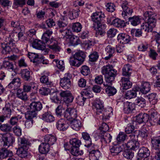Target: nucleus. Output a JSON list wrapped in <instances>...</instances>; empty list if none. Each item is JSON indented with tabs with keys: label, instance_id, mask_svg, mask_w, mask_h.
<instances>
[{
	"label": "nucleus",
	"instance_id": "f257e3e1",
	"mask_svg": "<svg viewBox=\"0 0 160 160\" xmlns=\"http://www.w3.org/2000/svg\"><path fill=\"white\" fill-rule=\"evenodd\" d=\"M145 19L148 18L147 22L143 23L141 25V28L145 31L151 32L152 28H154L156 23V14L151 11H146L144 14Z\"/></svg>",
	"mask_w": 160,
	"mask_h": 160
},
{
	"label": "nucleus",
	"instance_id": "f03ea898",
	"mask_svg": "<svg viewBox=\"0 0 160 160\" xmlns=\"http://www.w3.org/2000/svg\"><path fill=\"white\" fill-rule=\"evenodd\" d=\"M117 72V71L111 65L104 66L102 68V72L104 75L106 81L108 84H111L114 80Z\"/></svg>",
	"mask_w": 160,
	"mask_h": 160
},
{
	"label": "nucleus",
	"instance_id": "7ed1b4c3",
	"mask_svg": "<svg viewBox=\"0 0 160 160\" xmlns=\"http://www.w3.org/2000/svg\"><path fill=\"white\" fill-rule=\"evenodd\" d=\"M20 147L17 150V153L22 158H25L27 156V150L29 148L30 143L27 139L24 137L18 139Z\"/></svg>",
	"mask_w": 160,
	"mask_h": 160
},
{
	"label": "nucleus",
	"instance_id": "20e7f679",
	"mask_svg": "<svg viewBox=\"0 0 160 160\" xmlns=\"http://www.w3.org/2000/svg\"><path fill=\"white\" fill-rule=\"evenodd\" d=\"M86 56L84 52L82 51L76 52L69 60L70 64L73 66L79 67L84 61Z\"/></svg>",
	"mask_w": 160,
	"mask_h": 160
},
{
	"label": "nucleus",
	"instance_id": "39448f33",
	"mask_svg": "<svg viewBox=\"0 0 160 160\" xmlns=\"http://www.w3.org/2000/svg\"><path fill=\"white\" fill-rule=\"evenodd\" d=\"M2 139L3 142V145L5 147H9L12 146L13 143L15 141V138L13 135L10 133H8L4 134Z\"/></svg>",
	"mask_w": 160,
	"mask_h": 160
},
{
	"label": "nucleus",
	"instance_id": "423d86ee",
	"mask_svg": "<svg viewBox=\"0 0 160 160\" xmlns=\"http://www.w3.org/2000/svg\"><path fill=\"white\" fill-rule=\"evenodd\" d=\"M105 16L104 14L101 12H96L93 13L92 16V21L96 23V26H100L102 25L101 22ZM96 24L95 25V27Z\"/></svg>",
	"mask_w": 160,
	"mask_h": 160
},
{
	"label": "nucleus",
	"instance_id": "0eeeda50",
	"mask_svg": "<svg viewBox=\"0 0 160 160\" xmlns=\"http://www.w3.org/2000/svg\"><path fill=\"white\" fill-rule=\"evenodd\" d=\"M93 107L97 114H100L102 113L104 109L103 102L98 98L94 102Z\"/></svg>",
	"mask_w": 160,
	"mask_h": 160
},
{
	"label": "nucleus",
	"instance_id": "6e6552de",
	"mask_svg": "<svg viewBox=\"0 0 160 160\" xmlns=\"http://www.w3.org/2000/svg\"><path fill=\"white\" fill-rule=\"evenodd\" d=\"M150 152L147 148L142 147L141 148L138 152L137 160H139L147 158L150 155Z\"/></svg>",
	"mask_w": 160,
	"mask_h": 160
},
{
	"label": "nucleus",
	"instance_id": "1a4fd4ad",
	"mask_svg": "<svg viewBox=\"0 0 160 160\" xmlns=\"http://www.w3.org/2000/svg\"><path fill=\"white\" fill-rule=\"evenodd\" d=\"M77 116V112L75 109L68 108L66 110L64 117L67 120H69L71 118L74 119Z\"/></svg>",
	"mask_w": 160,
	"mask_h": 160
},
{
	"label": "nucleus",
	"instance_id": "9d476101",
	"mask_svg": "<svg viewBox=\"0 0 160 160\" xmlns=\"http://www.w3.org/2000/svg\"><path fill=\"white\" fill-rule=\"evenodd\" d=\"M21 85V79L18 78H14L8 86V88L12 90H17Z\"/></svg>",
	"mask_w": 160,
	"mask_h": 160
},
{
	"label": "nucleus",
	"instance_id": "9b49d317",
	"mask_svg": "<svg viewBox=\"0 0 160 160\" xmlns=\"http://www.w3.org/2000/svg\"><path fill=\"white\" fill-rule=\"evenodd\" d=\"M56 126L58 130L63 131L68 129L69 125L64 120L61 118L57 122Z\"/></svg>",
	"mask_w": 160,
	"mask_h": 160
},
{
	"label": "nucleus",
	"instance_id": "f8f14e48",
	"mask_svg": "<svg viewBox=\"0 0 160 160\" xmlns=\"http://www.w3.org/2000/svg\"><path fill=\"white\" fill-rule=\"evenodd\" d=\"M118 41L121 43L123 44H126L129 43L131 41L130 36L129 35L122 33L119 34L117 37Z\"/></svg>",
	"mask_w": 160,
	"mask_h": 160
},
{
	"label": "nucleus",
	"instance_id": "ddd939ff",
	"mask_svg": "<svg viewBox=\"0 0 160 160\" xmlns=\"http://www.w3.org/2000/svg\"><path fill=\"white\" fill-rule=\"evenodd\" d=\"M46 42H44L43 41H41L40 40L38 39L35 40L32 43V46L34 48L43 50L45 48Z\"/></svg>",
	"mask_w": 160,
	"mask_h": 160
},
{
	"label": "nucleus",
	"instance_id": "4468645a",
	"mask_svg": "<svg viewBox=\"0 0 160 160\" xmlns=\"http://www.w3.org/2000/svg\"><path fill=\"white\" fill-rule=\"evenodd\" d=\"M124 112L128 114L135 109V105L134 103L131 102H126L123 103Z\"/></svg>",
	"mask_w": 160,
	"mask_h": 160
},
{
	"label": "nucleus",
	"instance_id": "2eb2a0df",
	"mask_svg": "<svg viewBox=\"0 0 160 160\" xmlns=\"http://www.w3.org/2000/svg\"><path fill=\"white\" fill-rule=\"evenodd\" d=\"M98 137L100 138L102 142L104 144H106L110 142L112 138L111 135L107 132L99 134L98 135Z\"/></svg>",
	"mask_w": 160,
	"mask_h": 160
},
{
	"label": "nucleus",
	"instance_id": "dca6fc26",
	"mask_svg": "<svg viewBox=\"0 0 160 160\" xmlns=\"http://www.w3.org/2000/svg\"><path fill=\"white\" fill-rule=\"evenodd\" d=\"M30 109L32 111L37 112L40 111L42 108V105L40 102H33L31 103L29 105Z\"/></svg>",
	"mask_w": 160,
	"mask_h": 160
},
{
	"label": "nucleus",
	"instance_id": "f3484780",
	"mask_svg": "<svg viewBox=\"0 0 160 160\" xmlns=\"http://www.w3.org/2000/svg\"><path fill=\"white\" fill-rule=\"evenodd\" d=\"M126 145L128 149L133 150H138L139 147V143L138 141L131 140Z\"/></svg>",
	"mask_w": 160,
	"mask_h": 160
},
{
	"label": "nucleus",
	"instance_id": "a211bd4d",
	"mask_svg": "<svg viewBox=\"0 0 160 160\" xmlns=\"http://www.w3.org/2000/svg\"><path fill=\"white\" fill-rule=\"evenodd\" d=\"M101 153L98 150H92L89 151V160H98L101 156Z\"/></svg>",
	"mask_w": 160,
	"mask_h": 160
},
{
	"label": "nucleus",
	"instance_id": "6ab92c4d",
	"mask_svg": "<svg viewBox=\"0 0 160 160\" xmlns=\"http://www.w3.org/2000/svg\"><path fill=\"white\" fill-rule=\"evenodd\" d=\"M148 114L146 113H141L136 117V121L139 123H145L147 122Z\"/></svg>",
	"mask_w": 160,
	"mask_h": 160
},
{
	"label": "nucleus",
	"instance_id": "aec40b11",
	"mask_svg": "<svg viewBox=\"0 0 160 160\" xmlns=\"http://www.w3.org/2000/svg\"><path fill=\"white\" fill-rule=\"evenodd\" d=\"M105 50L107 56L104 57V59L106 60L109 59L112 57L115 52L114 48L111 45L108 46L105 48Z\"/></svg>",
	"mask_w": 160,
	"mask_h": 160
},
{
	"label": "nucleus",
	"instance_id": "412c9836",
	"mask_svg": "<svg viewBox=\"0 0 160 160\" xmlns=\"http://www.w3.org/2000/svg\"><path fill=\"white\" fill-rule=\"evenodd\" d=\"M132 72V66L127 64L124 66L122 69V74L123 76L130 78Z\"/></svg>",
	"mask_w": 160,
	"mask_h": 160
},
{
	"label": "nucleus",
	"instance_id": "4be33fe9",
	"mask_svg": "<svg viewBox=\"0 0 160 160\" xmlns=\"http://www.w3.org/2000/svg\"><path fill=\"white\" fill-rule=\"evenodd\" d=\"M142 93L144 94H146L150 91L151 89V85L149 83L147 82H142L140 88H138Z\"/></svg>",
	"mask_w": 160,
	"mask_h": 160
},
{
	"label": "nucleus",
	"instance_id": "5701e85b",
	"mask_svg": "<svg viewBox=\"0 0 160 160\" xmlns=\"http://www.w3.org/2000/svg\"><path fill=\"white\" fill-rule=\"evenodd\" d=\"M56 141V137L51 135H46L44 138V142L49 144V146L53 145L55 143Z\"/></svg>",
	"mask_w": 160,
	"mask_h": 160
},
{
	"label": "nucleus",
	"instance_id": "b1692460",
	"mask_svg": "<svg viewBox=\"0 0 160 160\" xmlns=\"http://www.w3.org/2000/svg\"><path fill=\"white\" fill-rule=\"evenodd\" d=\"M16 94V97L24 101L28 100V95L27 93L21 88L18 89Z\"/></svg>",
	"mask_w": 160,
	"mask_h": 160
},
{
	"label": "nucleus",
	"instance_id": "393cba45",
	"mask_svg": "<svg viewBox=\"0 0 160 160\" xmlns=\"http://www.w3.org/2000/svg\"><path fill=\"white\" fill-rule=\"evenodd\" d=\"M53 32L51 30H47L43 33L42 37V39L44 42H46V43H49L50 42L51 44V41L50 40V37L52 34Z\"/></svg>",
	"mask_w": 160,
	"mask_h": 160
},
{
	"label": "nucleus",
	"instance_id": "a878e982",
	"mask_svg": "<svg viewBox=\"0 0 160 160\" xmlns=\"http://www.w3.org/2000/svg\"><path fill=\"white\" fill-rule=\"evenodd\" d=\"M50 146L46 142L42 143L39 146L38 150L40 153L42 154H45L48 152L49 150Z\"/></svg>",
	"mask_w": 160,
	"mask_h": 160
},
{
	"label": "nucleus",
	"instance_id": "bb28decb",
	"mask_svg": "<svg viewBox=\"0 0 160 160\" xmlns=\"http://www.w3.org/2000/svg\"><path fill=\"white\" fill-rule=\"evenodd\" d=\"M67 41H69L70 43L73 46H76L81 43V41L78 37L72 35L71 33Z\"/></svg>",
	"mask_w": 160,
	"mask_h": 160
},
{
	"label": "nucleus",
	"instance_id": "cd10ccee",
	"mask_svg": "<svg viewBox=\"0 0 160 160\" xmlns=\"http://www.w3.org/2000/svg\"><path fill=\"white\" fill-rule=\"evenodd\" d=\"M106 25L105 24H103L100 26H96L95 28L96 29V37L99 36L102 37L105 34L104 29L106 28Z\"/></svg>",
	"mask_w": 160,
	"mask_h": 160
},
{
	"label": "nucleus",
	"instance_id": "c85d7f7f",
	"mask_svg": "<svg viewBox=\"0 0 160 160\" xmlns=\"http://www.w3.org/2000/svg\"><path fill=\"white\" fill-rule=\"evenodd\" d=\"M130 78L122 77L121 79L123 89L127 90L131 87L132 83L129 79Z\"/></svg>",
	"mask_w": 160,
	"mask_h": 160
},
{
	"label": "nucleus",
	"instance_id": "c756f323",
	"mask_svg": "<svg viewBox=\"0 0 160 160\" xmlns=\"http://www.w3.org/2000/svg\"><path fill=\"white\" fill-rule=\"evenodd\" d=\"M43 120L48 122H51L55 120L54 117L50 112H46L42 115Z\"/></svg>",
	"mask_w": 160,
	"mask_h": 160
},
{
	"label": "nucleus",
	"instance_id": "7c9ffc66",
	"mask_svg": "<svg viewBox=\"0 0 160 160\" xmlns=\"http://www.w3.org/2000/svg\"><path fill=\"white\" fill-rule=\"evenodd\" d=\"M112 110L111 108H107L106 109H104L102 113V119L103 120L109 119L111 114H112Z\"/></svg>",
	"mask_w": 160,
	"mask_h": 160
},
{
	"label": "nucleus",
	"instance_id": "2f4dec72",
	"mask_svg": "<svg viewBox=\"0 0 160 160\" xmlns=\"http://www.w3.org/2000/svg\"><path fill=\"white\" fill-rule=\"evenodd\" d=\"M12 152H9L5 148L0 150V159H4L7 157H10L12 156Z\"/></svg>",
	"mask_w": 160,
	"mask_h": 160
},
{
	"label": "nucleus",
	"instance_id": "473e14b6",
	"mask_svg": "<svg viewBox=\"0 0 160 160\" xmlns=\"http://www.w3.org/2000/svg\"><path fill=\"white\" fill-rule=\"evenodd\" d=\"M66 113V110L63 105H59L56 109L55 114L56 116L59 117L63 116Z\"/></svg>",
	"mask_w": 160,
	"mask_h": 160
},
{
	"label": "nucleus",
	"instance_id": "72a5a7b5",
	"mask_svg": "<svg viewBox=\"0 0 160 160\" xmlns=\"http://www.w3.org/2000/svg\"><path fill=\"white\" fill-rule=\"evenodd\" d=\"M111 24L118 28L124 27L126 25L123 20L118 18L113 19L112 22Z\"/></svg>",
	"mask_w": 160,
	"mask_h": 160
},
{
	"label": "nucleus",
	"instance_id": "f704fd0d",
	"mask_svg": "<svg viewBox=\"0 0 160 160\" xmlns=\"http://www.w3.org/2000/svg\"><path fill=\"white\" fill-rule=\"evenodd\" d=\"M22 78L26 81H29L31 80L32 77L30 75V71L27 69H23L21 72Z\"/></svg>",
	"mask_w": 160,
	"mask_h": 160
},
{
	"label": "nucleus",
	"instance_id": "c9c22d12",
	"mask_svg": "<svg viewBox=\"0 0 160 160\" xmlns=\"http://www.w3.org/2000/svg\"><path fill=\"white\" fill-rule=\"evenodd\" d=\"M32 88L35 89V91L33 92H32L31 94V95H33L34 94H36L37 93V89L38 88L37 86H32V85L30 86L28 84H25L23 85L22 90L26 92H29L30 91Z\"/></svg>",
	"mask_w": 160,
	"mask_h": 160
},
{
	"label": "nucleus",
	"instance_id": "e433bc0d",
	"mask_svg": "<svg viewBox=\"0 0 160 160\" xmlns=\"http://www.w3.org/2000/svg\"><path fill=\"white\" fill-rule=\"evenodd\" d=\"M12 106L10 104L8 103L6 104L4 107L2 108V113L7 117H9L10 116L11 113V107Z\"/></svg>",
	"mask_w": 160,
	"mask_h": 160
},
{
	"label": "nucleus",
	"instance_id": "4c0bfd02",
	"mask_svg": "<svg viewBox=\"0 0 160 160\" xmlns=\"http://www.w3.org/2000/svg\"><path fill=\"white\" fill-rule=\"evenodd\" d=\"M103 84V85L106 86H108V87L106 89L105 91L106 93L108 94L109 96H112L114 95L117 92V90L114 87H111L109 85L112 84Z\"/></svg>",
	"mask_w": 160,
	"mask_h": 160
},
{
	"label": "nucleus",
	"instance_id": "58836bf2",
	"mask_svg": "<svg viewBox=\"0 0 160 160\" xmlns=\"http://www.w3.org/2000/svg\"><path fill=\"white\" fill-rule=\"evenodd\" d=\"M82 136L83 139L87 142L85 144V146L88 148L92 144L91 139L89 135L86 132H83L82 133Z\"/></svg>",
	"mask_w": 160,
	"mask_h": 160
},
{
	"label": "nucleus",
	"instance_id": "ea45409f",
	"mask_svg": "<svg viewBox=\"0 0 160 160\" xmlns=\"http://www.w3.org/2000/svg\"><path fill=\"white\" fill-rule=\"evenodd\" d=\"M17 35L15 36L13 34L9 35L8 38V42L6 43H4L12 48L15 45V43L13 42L17 41Z\"/></svg>",
	"mask_w": 160,
	"mask_h": 160
},
{
	"label": "nucleus",
	"instance_id": "a19ab883",
	"mask_svg": "<svg viewBox=\"0 0 160 160\" xmlns=\"http://www.w3.org/2000/svg\"><path fill=\"white\" fill-rule=\"evenodd\" d=\"M59 33L63 37V38L66 40H67L68 38L70 37L71 32L69 29L67 28L60 29L59 30Z\"/></svg>",
	"mask_w": 160,
	"mask_h": 160
},
{
	"label": "nucleus",
	"instance_id": "79ce46f5",
	"mask_svg": "<svg viewBox=\"0 0 160 160\" xmlns=\"http://www.w3.org/2000/svg\"><path fill=\"white\" fill-rule=\"evenodd\" d=\"M81 126V122L79 120L73 119L71 122L72 128L75 130H78Z\"/></svg>",
	"mask_w": 160,
	"mask_h": 160
},
{
	"label": "nucleus",
	"instance_id": "37998d69",
	"mask_svg": "<svg viewBox=\"0 0 160 160\" xmlns=\"http://www.w3.org/2000/svg\"><path fill=\"white\" fill-rule=\"evenodd\" d=\"M151 142L153 149L155 150H160V139H152Z\"/></svg>",
	"mask_w": 160,
	"mask_h": 160
},
{
	"label": "nucleus",
	"instance_id": "c03bdc74",
	"mask_svg": "<svg viewBox=\"0 0 160 160\" xmlns=\"http://www.w3.org/2000/svg\"><path fill=\"white\" fill-rule=\"evenodd\" d=\"M128 19L131 24L133 26H136L140 23V19L138 16L129 17Z\"/></svg>",
	"mask_w": 160,
	"mask_h": 160
},
{
	"label": "nucleus",
	"instance_id": "a18cd8bd",
	"mask_svg": "<svg viewBox=\"0 0 160 160\" xmlns=\"http://www.w3.org/2000/svg\"><path fill=\"white\" fill-rule=\"evenodd\" d=\"M37 115L36 112L30 109L25 113V118L26 119L33 120V118L36 117Z\"/></svg>",
	"mask_w": 160,
	"mask_h": 160
},
{
	"label": "nucleus",
	"instance_id": "49530a36",
	"mask_svg": "<svg viewBox=\"0 0 160 160\" xmlns=\"http://www.w3.org/2000/svg\"><path fill=\"white\" fill-rule=\"evenodd\" d=\"M150 102L152 104H155L158 101V97L156 93H152L147 96Z\"/></svg>",
	"mask_w": 160,
	"mask_h": 160
},
{
	"label": "nucleus",
	"instance_id": "de8ad7c7",
	"mask_svg": "<svg viewBox=\"0 0 160 160\" xmlns=\"http://www.w3.org/2000/svg\"><path fill=\"white\" fill-rule=\"evenodd\" d=\"M135 103L142 108L144 107L145 106L146 101L145 99L142 97H138L135 100Z\"/></svg>",
	"mask_w": 160,
	"mask_h": 160
},
{
	"label": "nucleus",
	"instance_id": "09e8293b",
	"mask_svg": "<svg viewBox=\"0 0 160 160\" xmlns=\"http://www.w3.org/2000/svg\"><path fill=\"white\" fill-rule=\"evenodd\" d=\"M3 66L10 71H12L14 70V65L12 62L8 61H5L3 62Z\"/></svg>",
	"mask_w": 160,
	"mask_h": 160
},
{
	"label": "nucleus",
	"instance_id": "8fccbe9b",
	"mask_svg": "<svg viewBox=\"0 0 160 160\" xmlns=\"http://www.w3.org/2000/svg\"><path fill=\"white\" fill-rule=\"evenodd\" d=\"M1 46L2 49V54H6L9 53L12 51V47L4 43H1Z\"/></svg>",
	"mask_w": 160,
	"mask_h": 160
},
{
	"label": "nucleus",
	"instance_id": "3c124183",
	"mask_svg": "<svg viewBox=\"0 0 160 160\" xmlns=\"http://www.w3.org/2000/svg\"><path fill=\"white\" fill-rule=\"evenodd\" d=\"M79 147L71 148L70 152L71 154L75 156L81 155L83 154L82 150H79Z\"/></svg>",
	"mask_w": 160,
	"mask_h": 160
},
{
	"label": "nucleus",
	"instance_id": "603ef678",
	"mask_svg": "<svg viewBox=\"0 0 160 160\" xmlns=\"http://www.w3.org/2000/svg\"><path fill=\"white\" fill-rule=\"evenodd\" d=\"M69 142L72 145L71 148L79 147L81 144V141L76 138H74L70 140Z\"/></svg>",
	"mask_w": 160,
	"mask_h": 160
},
{
	"label": "nucleus",
	"instance_id": "864d4df0",
	"mask_svg": "<svg viewBox=\"0 0 160 160\" xmlns=\"http://www.w3.org/2000/svg\"><path fill=\"white\" fill-rule=\"evenodd\" d=\"M82 28L81 24L79 22H76L72 24V29L73 32H80Z\"/></svg>",
	"mask_w": 160,
	"mask_h": 160
},
{
	"label": "nucleus",
	"instance_id": "5fc2aeb1",
	"mask_svg": "<svg viewBox=\"0 0 160 160\" xmlns=\"http://www.w3.org/2000/svg\"><path fill=\"white\" fill-rule=\"evenodd\" d=\"M133 10L130 8L125 9V10H123L122 15L123 17L125 19H126L131 16L133 12Z\"/></svg>",
	"mask_w": 160,
	"mask_h": 160
},
{
	"label": "nucleus",
	"instance_id": "6e6d98bb",
	"mask_svg": "<svg viewBox=\"0 0 160 160\" xmlns=\"http://www.w3.org/2000/svg\"><path fill=\"white\" fill-rule=\"evenodd\" d=\"M57 25L60 29H64L66 28L68 23L63 18V19L59 20L57 22Z\"/></svg>",
	"mask_w": 160,
	"mask_h": 160
},
{
	"label": "nucleus",
	"instance_id": "4d7b16f0",
	"mask_svg": "<svg viewBox=\"0 0 160 160\" xmlns=\"http://www.w3.org/2000/svg\"><path fill=\"white\" fill-rule=\"evenodd\" d=\"M134 123H130L128 124L125 128V132L127 134H130L135 129V127Z\"/></svg>",
	"mask_w": 160,
	"mask_h": 160
},
{
	"label": "nucleus",
	"instance_id": "13d9d810",
	"mask_svg": "<svg viewBox=\"0 0 160 160\" xmlns=\"http://www.w3.org/2000/svg\"><path fill=\"white\" fill-rule=\"evenodd\" d=\"M136 95V92L135 90H133L128 91L125 94V97L127 99H130L133 98L135 97Z\"/></svg>",
	"mask_w": 160,
	"mask_h": 160
},
{
	"label": "nucleus",
	"instance_id": "bf43d9fd",
	"mask_svg": "<svg viewBox=\"0 0 160 160\" xmlns=\"http://www.w3.org/2000/svg\"><path fill=\"white\" fill-rule=\"evenodd\" d=\"M122 151V148L118 145H115L110 149V151L112 153H115V155H117Z\"/></svg>",
	"mask_w": 160,
	"mask_h": 160
},
{
	"label": "nucleus",
	"instance_id": "052dcab7",
	"mask_svg": "<svg viewBox=\"0 0 160 160\" xmlns=\"http://www.w3.org/2000/svg\"><path fill=\"white\" fill-rule=\"evenodd\" d=\"M130 134L129 136L131 140L138 141V136L140 134V131L136 130Z\"/></svg>",
	"mask_w": 160,
	"mask_h": 160
},
{
	"label": "nucleus",
	"instance_id": "680f3d73",
	"mask_svg": "<svg viewBox=\"0 0 160 160\" xmlns=\"http://www.w3.org/2000/svg\"><path fill=\"white\" fill-rule=\"evenodd\" d=\"M22 118V116L20 115H18L17 116L12 117L10 120L9 122L11 125H14L16 124L18 121Z\"/></svg>",
	"mask_w": 160,
	"mask_h": 160
},
{
	"label": "nucleus",
	"instance_id": "e2e57ef3",
	"mask_svg": "<svg viewBox=\"0 0 160 160\" xmlns=\"http://www.w3.org/2000/svg\"><path fill=\"white\" fill-rule=\"evenodd\" d=\"M48 47L55 52L58 53L61 48L58 45L57 42H54L52 45L48 44Z\"/></svg>",
	"mask_w": 160,
	"mask_h": 160
},
{
	"label": "nucleus",
	"instance_id": "0e129e2a",
	"mask_svg": "<svg viewBox=\"0 0 160 160\" xmlns=\"http://www.w3.org/2000/svg\"><path fill=\"white\" fill-rule=\"evenodd\" d=\"M99 57V55L96 52H94L89 56V61L92 62L96 61Z\"/></svg>",
	"mask_w": 160,
	"mask_h": 160
},
{
	"label": "nucleus",
	"instance_id": "69168bd1",
	"mask_svg": "<svg viewBox=\"0 0 160 160\" xmlns=\"http://www.w3.org/2000/svg\"><path fill=\"white\" fill-rule=\"evenodd\" d=\"M40 81L42 83H45L48 87H50L52 85L51 82L49 80L47 76L44 75L40 78Z\"/></svg>",
	"mask_w": 160,
	"mask_h": 160
},
{
	"label": "nucleus",
	"instance_id": "338daca9",
	"mask_svg": "<svg viewBox=\"0 0 160 160\" xmlns=\"http://www.w3.org/2000/svg\"><path fill=\"white\" fill-rule=\"evenodd\" d=\"M81 72L84 76H87L90 72V70L89 68L87 66H82L81 68Z\"/></svg>",
	"mask_w": 160,
	"mask_h": 160
},
{
	"label": "nucleus",
	"instance_id": "774afa93",
	"mask_svg": "<svg viewBox=\"0 0 160 160\" xmlns=\"http://www.w3.org/2000/svg\"><path fill=\"white\" fill-rule=\"evenodd\" d=\"M99 129L100 131L99 134H103L104 132H106L108 131L109 127L106 123H102L101 126L99 127Z\"/></svg>",
	"mask_w": 160,
	"mask_h": 160
}]
</instances>
